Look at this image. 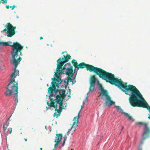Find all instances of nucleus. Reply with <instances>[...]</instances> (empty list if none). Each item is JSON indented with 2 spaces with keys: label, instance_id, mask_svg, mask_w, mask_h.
Returning a JSON list of instances; mask_svg holds the SVG:
<instances>
[{
  "label": "nucleus",
  "instance_id": "1",
  "mask_svg": "<svg viewBox=\"0 0 150 150\" xmlns=\"http://www.w3.org/2000/svg\"><path fill=\"white\" fill-rule=\"evenodd\" d=\"M127 84V82L123 84L122 82L119 88L125 94L129 95V101L131 105L133 107L146 108L150 112V106L138 90L133 85Z\"/></svg>",
  "mask_w": 150,
  "mask_h": 150
},
{
  "label": "nucleus",
  "instance_id": "2",
  "mask_svg": "<svg viewBox=\"0 0 150 150\" xmlns=\"http://www.w3.org/2000/svg\"><path fill=\"white\" fill-rule=\"evenodd\" d=\"M86 68V69L90 72H93L102 79L105 80L112 85H114L118 88L121 84L122 81L121 79H118L115 77L114 75L111 73L92 65L86 64L84 62L78 64L77 70L79 68Z\"/></svg>",
  "mask_w": 150,
  "mask_h": 150
},
{
  "label": "nucleus",
  "instance_id": "3",
  "mask_svg": "<svg viewBox=\"0 0 150 150\" xmlns=\"http://www.w3.org/2000/svg\"><path fill=\"white\" fill-rule=\"evenodd\" d=\"M64 58H59L57 60V68L56 70V72H55V77L52 79V82H55V85L58 86V85L61 84L62 80L60 78V74H64V72L63 71L66 69L67 71L66 74L67 75H73L74 73L73 69V67L71 65V63H67L63 67L64 64L67 62H68L70 59L71 56L69 54H67L65 56L63 55Z\"/></svg>",
  "mask_w": 150,
  "mask_h": 150
},
{
  "label": "nucleus",
  "instance_id": "4",
  "mask_svg": "<svg viewBox=\"0 0 150 150\" xmlns=\"http://www.w3.org/2000/svg\"><path fill=\"white\" fill-rule=\"evenodd\" d=\"M11 43V42H10ZM10 43L8 42H0V45L2 46H10L12 47V51L11 52L12 60L11 62L13 64L17 66L22 59L21 57L20 56L23 55L21 51L23 49V46L21 45L18 42H16L13 43L11 45Z\"/></svg>",
  "mask_w": 150,
  "mask_h": 150
},
{
  "label": "nucleus",
  "instance_id": "5",
  "mask_svg": "<svg viewBox=\"0 0 150 150\" xmlns=\"http://www.w3.org/2000/svg\"><path fill=\"white\" fill-rule=\"evenodd\" d=\"M7 90L5 92V95L6 96H10L12 94H14V97L18 103V83L17 81H15L13 78H11L10 82L8 84L6 88Z\"/></svg>",
  "mask_w": 150,
  "mask_h": 150
},
{
  "label": "nucleus",
  "instance_id": "6",
  "mask_svg": "<svg viewBox=\"0 0 150 150\" xmlns=\"http://www.w3.org/2000/svg\"><path fill=\"white\" fill-rule=\"evenodd\" d=\"M98 88L100 90L99 93L100 95L99 97H100L102 99L104 100L105 99L106 101L103 104L104 106H110L115 103V102L111 100L110 96L108 95V93L105 89H104L102 85L100 84H98Z\"/></svg>",
  "mask_w": 150,
  "mask_h": 150
},
{
  "label": "nucleus",
  "instance_id": "7",
  "mask_svg": "<svg viewBox=\"0 0 150 150\" xmlns=\"http://www.w3.org/2000/svg\"><path fill=\"white\" fill-rule=\"evenodd\" d=\"M55 83L54 82H52L51 85L52 86H50L48 89V92L50 93V95L49 96V98L50 99V102L49 103V101L47 102V104L50 107H54L55 108V111H56L57 105L56 104L55 105V104L56 102H55V99H54L52 98L53 96H54L53 95V91H54L55 93L56 92L57 90H56V86L55 85Z\"/></svg>",
  "mask_w": 150,
  "mask_h": 150
},
{
  "label": "nucleus",
  "instance_id": "8",
  "mask_svg": "<svg viewBox=\"0 0 150 150\" xmlns=\"http://www.w3.org/2000/svg\"><path fill=\"white\" fill-rule=\"evenodd\" d=\"M79 112L78 115L74 118L73 121H74L72 125L71 129H69L67 132L68 136L69 134L72 135L75 131L76 128L78 126V123L79 122V120L80 117V116L79 115Z\"/></svg>",
  "mask_w": 150,
  "mask_h": 150
},
{
  "label": "nucleus",
  "instance_id": "9",
  "mask_svg": "<svg viewBox=\"0 0 150 150\" xmlns=\"http://www.w3.org/2000/svg\"><path fill=\"white\" fill-rule=\"evenodd\" d=\"M96 79L95 75L91 76L90 80V86L89 88V92H93L95 90V83Z\"/></svg>",
  "mask_w": 150,
  "mask_h": 150
},
{
  "label": "nucleus",
  "instance_id": "10",
  "mask_svg": "<svg viewBox=\"0 0 150 150\" xmlns=\"http://www.w3.org/2000/svg\"><path fill=\"white\" fill-rule=\"evenodd\" d=\"M62 134H56V136L55 137L54 142L56 144L54 145V148L57 147L58 145L62 140Z\"/></svg>",
  "mask_w": 150,
  "mask_h": 150
},
{
  "label": "nucleus",
  "instance_id": "11",
  "mask_svg": "<svg viewBox=\"0 0 150 150\" xmlns=\"http://www.w3.org/2000/svg\"><path fill=\"white\" fill-rule=\"evenodd\" d=\"M116 107L117 108L118 110L120 112H121L122 113L124 114L126 116H127L129 120H132V117L131 116H130L129 114L127 113L123 112V110H122V109L121 108L120 106H116Z\"/></svg>",
  "mask_w": 150,
  "mask_h": 150
},
{
  "label": "nucleus",
  "instance_id": "12",
  "mask_svg": "<svg viewBox=\"0 0 150 150\" xmlns=\"http://www.w3.org/2000/svg\"><path fill=\"white\" fill-rule=\"evenodd\" d=\"M7 27H8V30L7 31L6 33L7 34V36L8 37H11L14 35L16 33L15 31H13L11 29H8V27L7 26Z\"/></svg>",
  "mask_w": 150,
  "mask_h": 150
},
{
  "label": "nucleus",
  "instance_id": "13",
  "mask_svg": "<svg viewBox=\"0 0 150 150\" xmlns=\"http://www.w3.org/2000/svg\"><path fill=\"white\" fill-rule=\"evenodd\" d=\"M63 98H60L59 99H57L55 98V102H57V103H58L59 105V108L60 109H63L64 107L63 105Z\"/></svg>",
  "mask_w": 150,
  "mask_h": 150
},
{
  "label": "nucleus",
  "instance_id": "14",
  "mask_svg": "<svg viewBox=\"0 0 150 150\" xmlns=\"http://www.w3.org/2000/svg\"><path fill=\"white\" fill-rule=\"evenodd\" d=\"M13 65L15 66V67L14 69L13 72L11 74V77L12 78H13L15 77H16L17 76H18L19 73V71L17 70L16 69V68L17 67L18 65L17 66H16L14 64H13Z\"/></svg>",
  "mask_w": 150,
  "mask_h": 150
},
{
  "label": "nucleus",
  "instance_id": "15",
  "mask_svg": "<svg viewBox=\"0 0 150 150\" xmlns=\"http://www.w3.org/2000/svg\"><path fill=\"white\" fill-rule=\"evenodd\" d=\"M65 91L64 90H63L62 92V94L60 95H57L56 96V99H59L60 98H63V100L64 99V98L66 96L65 94Z\"/></svg>",
  "mask_w": 150,
  "mask_h": 150
},
{
  "label": "nucleus",
  "instance_id": "16",
  "mask_svg": "<svg viewBox=\"0 0 150 150\" xmlns=\"http://www.w3.org/2000/svg\"><path fill=\"white\" fill-rule=\"evenodd\" d=\"M144 134L146 137L149 136L150 135V129L148 125L147 126V127H145Z\"/></svg>",
  "mask_w": 150,
  "mask_h": 150
},
{
  "label": "nucleus",
  "instance_id": "17",
  "mask_svg": "<svg viewBox=\"0 0 150 150\" xmlns=\"http://www.w3.org/2000/svg\"><path fill=\"white\" fill-rule=\"evenodd\" d=\"M62 109H60V108H59V109L57 110H57H56V111H57V112H58V114H57L56 112H54L53 115V116L55 117L56 116L57 118L60 115V113L62 112Z\"/></svg>",
  "mask_w": 150,
  "mask_h": 150
},
{
  "label": "nucleus",
  "instance_id": "18",
  "mask_svg": "<svg viewBox=\"0 0 150 150\" xmlns=\"http://www.w3.org/2000/svg\"><path fill=\"white\" fill-rule=\"evenodd\" d=\"M9 119V118H8V120L4 123L3 125V129L4 130H5L6 129L7 127L9 124V123L8 122V120Z\"/></svg>",
  "mask_w": 150,
  "mask_h": 150
},
{
  "label": "nucleus",
  "instance_id": "19",
  "mask_svg": "<svg viewBox=\"0 0 150 150\" xmlns=\"http://www.w3.org/2000/svg\"><path fill=\"white\" fill-rule=\"evenodd\" d=\"M6 26L8 27V29H11V30H13V31H15V30L16 28V26H13L9 23H7L6 25Z\"/></svg>",
  "mask_w": 150,
  "mask_h": 150
},
{
  "label": "nucleus",
  "instance_id": "20",
  "mask_svg": "<svg viewBox=\"0 0 150 150\" xmlns=\"http://www.w3.org/2000/svg\"><path fill=\"white\" fill-rule=\"evenodd\" d=\"M71 63L73 64V66L75 68H77L78 66V64L76 60L73 59L71 61Z\"/></svg>",
  "mask_w": 150,
  "mask_h": 150
},
{
  "label": "nucleus",
  "instance_id": "21",
  "mask_svg": "<svg viewBox=\"0 0 150 150\" xmlns=\"http://www.w3.org/2000/svg\"><path fill=\"white\" fill-rule=\"evenodd\" d=\"M73 75H69V76H68L67 77V82L68 83L69 82V81L72 82V78Z\"/></svg>",
  "mask_w": 150,
  "mask_h": 150
},
{
  "label": "nucleus",
  "instance_id": "22",
  "mask_svg": "<svg viewBox=\"0 0 150 150\" xmlns=\"http://www.w3.org/2000/svg\"><path fill=\"white\" fill-rule=\"evenodd\" d=\"M137 124L138 125H143L145 126V127H147V126L148 125L147 123L142 122H137Z\"/></svg>",
  "mask_w": 150,
  "mask_h": 150
},
{
  "label": "nucleus",
  "instance_id": "23",
  "mask_svg": "<svg viewBox=\"0 0 150 150\" xmlns=\"http://www.w3.org/2000/svg\"><path fill=\"white\" fill-rule=\"evenodd\" d=\"M66 138H65L63 140V143L62 144V147H63V146L64 145V144H65V141H66Z\"/></svg>",
  "mask_w": 150,
  "mask_h": 150
},
{
  "label": "nucleus",
  "instance_id": "24",
  "mask_svg": "<svg viewBox=\"0 0 150 150\" xmlns=\"http://www.w3.org/2000/svg\"><path fill=\"white\" fill-rule=\"evenodd\" d=\"M9 134H11V133L12 132V128H11V127L9 129Z\"/></svg>",
  "mask_w": 150,
  "mask_h": 150
},
{
  "label": "nucleus",
  "instance_id": "25",
  "mask_svg": "<svg viewBox=\"0 0 150 150\" xmlns=\"http://www.w3.org/2000/svg\"><path fill=\"white\" fill-rule=\"evenodd\" d=\"M16 6L15 5H13L12 7L11 6H10V8H11V9L13 10L16 7Z\"/></svg>",
  "mask_w": 150,
  "mask_h": 150
},
{
  "label": "nucleus",
  "instance_id": "26",
  "mask_svg": "<svg viewBox=\"0 0 150 150\" xmlns=\"http://www.w3.org/2000/svg\"><path fill=\"white\" fill-rule=\"evenodd\" d=\"M7 29H4V30H2L1 31V32L3 33V32H6V31H7L8 30V27H7Z\"/></svg>",
  "mask_w": 150,
  "mask_h": 150
},
{
  "label": "nucleus",
  "instance_id": "27",
  "mask_svg": "<svg viewBox=\"0 0 150 150\" xmlns=\"http://www.w3.org/2000/svg\"><path fill=\"white\" fill-rule=\"evenodd\" d=\"M10 7V6L9 5H6V8L7 9H8Z\"/></svg>",
  "mask_w": 150,
  "mask_h": 150
},
{
  "label": "nucleus",
  "instance_id": "28",
  "mask_svg": "<svg viewBox=\"0 0 150 150\" xmlns=\"http://www.w3.org/2000/svg\"><path fill=\"white\" fill-rule=\"evenodd\" d=\"M46 108H47V110L50 109V108H48L47 107H46Z\"/></svg>",
  "mask_w": 150,
  "mask_h": 150
},
{
  "label": "nucleus",
  "instance_id": "29",
  "mask_svg": "<svg viewBox=\"0 0 150 150\" xmlns=\"http://www.w3.org/2000/svg\"><path fill=\"white\" fill-rule=\"evenodd\" d=\"M42 39H43V38H42V37H40V40H42Z\"/></svg>",
  "mask_w": 150,
  "mask_h": 150
},
{
  "label": "nucleus",
  "instance_id": "30",
  "mask_svg": "<svg viewBox=\"0 0 150 150\" xmlns=\"http://www.w3.org/2000/svg\"><path fill=\"white\" fill-rule=\"evenodd\" d=\"M123 129H124V126H122V128L121 130H122Z\"/></svg>",
  "mask_w": 150,
  "mask_h": 150
},
{
  "label": "nucleus",
  "instance_id": "31",
  "mask_svg": "<svg viewBox=\"0 0 150 150\" xmlns=\"http://www.w3.org/2000/svg\"><path fill=\"white\" fill-rule=\"evenodd\" d=\"M24 139L25 141V142H26V141H27V139H25V138H24Z\"/></svg>",
  "mask_w": 150,
  "mask_h": 150
},
{
  "label": "nucleus",
  "instance_id": "32",
  "mask_svg": "<svg viewBox=\"0 0 150 150\" xmlns=\"http://www.w3.org/2000/svg\"><path fill=\"white\" fill-rule=\"evenodd\" d=\"M148 118H149V119H150V115H149V117H148Z\"/></svg>",
  "mask_w": 150,
  "mask_h": 150
},
{
  "label": "nucleus",
  "instance_id": "33",
  "mask_svg": "<svg viewBox=\"0 0 150 150\" xmlns=\"http://www.w3.org/2000/svg\"><path fill=\"white\" fill-rule=\"evenodd\" d=\"M64 52H63L62 53V54H63Z\"/></svg>",
  "mask_w": 150,
  "mask_h": 150
},
{
  "label": "nucleus",
  "instance_id": "34",
  "mask_svg": "<svg viewBox=\"0 0 150 150\" xmlns=\"http://www.w3.org/2000/svg\"><path fill=\"white\" fill-rule=\"evenodd\" d=\"M40 150H42V148H40Z\"/></svg>",
  "mask_w": 150,
  "mask_h": 150
},
{
  "label": "nucleus",
  "instance_id": "35",
  "mask_svg": "<svg viewBox=\"0 0 150 150\" xmlns=\"http://www.w3.org/2000/svg\"><path fill=\"white\" fill-rule=\"evenodd\" d=\"M139 150H142V148H141L140 149H139Z\"/></svg>",
  "mask_w": 150,
  "mask_h": 150
},
{
  "label": "nucleus",
  "instance_id": "36",
  "mask_svg": "<svg viewBox=\"0 0 150 150\" xmlns=\"http://www.w3.org/2000/svg\"><path fill=\"white\" fill-rule=\"evenodd\" d=\"M17 18H19V17H18L17 16Z\"/></svg>",
  "mask_w": 150,
  "mask_h": 150
},
{
  "label": "nucleus",
  "instance_id": "37",
  "mask_svg": "<svg viewBox=\"0 0 150 150\" xmlns=\"http://www.w3.org/2000/svg\"><path fill=\"white\" fill-rule=\"evenodd\" d=\"M71 150H74V149H71Z\"/></svg>",
  "mask_w": 150,
  "mask_h": 150
},
{
  "label": "nucleus",
  "instance_id": "38",
  "mask_svg": "<svg viewBox=\"0 0 150 150\" xmlns=\"http://www.w3.org/2000/svg\"><path fill=\"white\" fill-rule=\"evenodd\" d=\"M47 86H48V84L47 85Z\"/></svg>",
  "mask_w": 150,
  "mask_h": 150
},
{
  "label": "nucleus",
  "instance_id": "39",
  "mask_svg": "<svg viewBox=\"0 0 150 150\" xmlns=\"http://www.w3.org/2000/svg\"><path fill=\"white\" fill-rule=\"evenodd\" d=\"M53 150H54V149H53Z\"/></svg>",
  "mask_w": 150,
  "mask_h": 150
}]
</instances>
